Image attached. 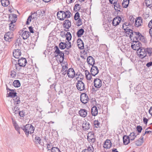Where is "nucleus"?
<instances>
[{
	"label": "nucleus",
	"mask_w": 152,
	"mask_h": 152,
	"mask_svg": "<svg viewBox=\"0 0 152 152\" xmlns=\"http://www.w3.org/2000/svg\"><path fill=\"white\" fill-rule=\"evenodd\" d=\"M20 128L23 129L27 137L29 134H31L34 133L35 128L31 124H27Z\"/></svg>",
	"instance_id": "obj_1"
},
{
	"label": "nucleus",
	"mask_w": 152,
	"mask_h": 152,
	"mask_svg": "<svg viewBox=\"0 0 152 152\" xmlns=\"http://www.w3.org/2000/svg\"><path fill=\"white\" fill-rule=\"evenodd\" d=\"M27 63V61L25 58L22 57L18 60V64H15L16 69L19 71L21 69L20 66H25Z\"/></svg>",
	"instance_id": "obj_2"
},
{
	"label": "nucleus",
	"mask_w": 152,
	"mask_h": 152,
	"mask_svg": "<svg viewBox=\"0 0 152 152\" xmlns=\"http://www.w3.org/2000/svg\"><path fill=\"white\" fill-rule=\"evenodd\" d=\"M126 25L125 23L123 25V28L125 31L126 36L129 37L130 38L133 37L134 33L133 31L129 28L128 27H126Z\"/></svg>",
	"instance_id": "obj_3"
},
{
	"label": "nucleus",
	"mask_w": 152,
	"mask_h": 152,
	"mask_svg": "<svg viewBox=\"0 0 152 152\" xmlns=\"http://www.w3.org/2000/svg\"><path fill=\"white\" fill-rule=\"evenodd\" d=\"M133 36V38L136 39V41H139V40H140L142 42H144L145 40L144 37L139 32H134Z\"/></svg>",
	"instance_id": "obj_4"
},
{
	"label": "nucleus",
	"mask_w": 152,
	"mask_h": 152,
	"mask_svg": "<svg viewBox=\"0 0 152 152\" xmlns=\"http://www.w3.org/2000/svg\"><path fill=\"white\" fill-rule=\"evenodd\" d=\"M26 28H24L20 31V35L21 36L24 40L27 39L30 36V33L28 31H25Z\"/></svg>",
	"instance_id": "obj_5"
},
{
	"label": "nucleus",
	"mask_w": 152,
	"mask_h": 152,
	"mask_svg": "<svg viewBox=\"0 0 152 152\" xmlns=\"http://www.w3.org/2000/svg\"><path fill=\"white\" fill-rule=\"evenodd\" d=\"M137 53H139L138 54V56L142 59L144 58L147 56L145 48H139L137 50Z\"/></svg>",
	"instance_id": "obj_6"
},
{
	"label": "nucleus",
	"mask_w": 152,
	"mask_h": 152,
	"mask_svg": "<svg viewBox=\"0 0 152 152\" xmlns=\"http://www.w3.org/2000/svg\"><path fill=\"white\" fill-rule=\"evenodd\" d=\"M76 87L78 90L82 91L85 90V86L84 83L81 80H78L76 83Z\"/></svg>",
	"instance_id": "obj_7"
},
{
	"label": "nucleus",
	"mask_w": 152,
	"mask_h": 152,
	"mask_svg": "<svg viewBox=\"0 0 152 152\" xmlns=\"http://www.w3.org/2000/svg\"><path fill=\"white\" fill-rule=\"evenodd\" d=\"M13 37V33L12 31L7 32L4 37L5 40L7 41L10 42L11 41V39Z\"/></svg>",
	"instance_id": "obj_8"
},
{
	"label": "nucleus",
	"mask_w": 152,
	"mask_h": 152,
	"mask_svg": "<svg viewBox=\"0 0 152 152\" xmlns=\"http://www.w3.org/2000/svg\"><path fill=\"white\" fill-rule=\"evenodd\" d=\"M94 86L96 88H100L102 86V80L99 78H95L94 81Z\"/></svg>",
	"instance_id": "obj_9"
},
{
	"label": "nucleus",
	"mask_w": 152,
	"mask_h": 152,
	"mask_svg": "<svg viewBox=\"0 0 152 152\" xmlns=\"http://www.w3.org/2000/svg\"><path fill=\"white\" fill-rule=\"evenodd\" d=\"M63 11L65 17L66 18H70L72 16V14L68 9V7H64L63 8Z\"/></svg>",
	"instance_id": "obj_10"
},
{
	"label": "nucleus",
	"mask_w": 152,
	"mask_h": 152,
	"mask_svg": "<svg viewBox=\"0 0 152 152\" xmlns=\"http://www.w3.org/2000/svg\"><path fill=\"white\" fill-rule=\"evenodd\" d=\"M67 73L68 77L70 78H73L75 76V73L73 68H69L67 71Z\"/></svg>",
	"instance_id": "obj_11"
},
{
	"label": "nucleus",
	"mask_w": 152,
	"mask_h": 152,
	"mask_svg": "<svg viewBox=\"0 0 152 152\" xmlns=\"http://www.w3.org/2000/svg\"><path fill=\"white\" fill-rule=\"evenodd\" d=\"M81 102L84 104H86L88 102V98L87 95L85 93H83L81 94L80 98Z\"/></svg>",
	"instance_id": "obj_12"
},
{
	"label": "nucleus",
	"mask_w": 152,
	"mask_h": 152,
	"mask_svg": "<svg viewBox=\"0 0 152 152\" xmlns=\"http://www.w3.org/2000/svg\"><path fill=\"white\" fill-rule=\"evenodd\" d=\"M99 72V70L96 66L92 65L91 69V75L94 76H95L97 75Z\"/></svg>",
	"instance_id": "obj_13"
},
{
	"label": "nucleus",
	"mask_w": 152,
	"mask_h": 152,
	"mask_svg": "<svg viewBox=\"0 0 152 152\" xmlns=\"http://www.w3.org/2000/svg\"><path fill=\"white\" fill-rule=\"evenodd\" d=\"M142 19L140 17L136 18L135 20V25L136 27H139L142 25Z\"/></svg>",
	"instance_id": "obj_14"
},
{
	"label": "nucleus",
	"mask_w": 152,
	"mask_h": 152,
	"mask_svg": "<svg viewBox=\"0 0 152 152\" xmlns=\"http://www.w3.org/2000/svg\"><path fill=\"white\" fill-rule=\"evenodd\" d=\"M57 16L58 18L60 20H64L66 18V17H65L64 14V13L63 10L58 12Z\"/></svg>",
	"instance_id": "obj_15"
},
{
	"label": "nucleus",
	"mask_w": 152,
	"mask_h": 152,
	"mask_svg": "<svg viewBox=\"0 0 152 152\" xmlns=\"http://www.w3.org/2000/svg\"><path fill=\"white\" fill-rule=\"evenodd\" d=\"M88 140L89 142H94L96 141V139L94 137V134L92 132H89L87 136Z\"/></svg>",
	"instance_id": "obj_16"
},
{
	"label": "nucleus",
	"mask_w": 152,
	"mask_h": 152,
	"mask_svg": "<svg viewBox=\"0 0 152 152\" xmlns=\"http://www.w3.org/2000/svg\"><path fill=\"white\" fill-rule=\"evenodd\" d=\"M113 4L114 5V8L116 11L119 12H121L120 10L121 9L122 7L119 2L115 0V1H114Z\"/></svg>",
	"instance_id": "obj_17"
},
{
	"label": "nucleus",
	"mask_w": 152,
	"mask_h": 152,
	"mask_svg": "<svg viewBox=\"0 0 152 152\" xmlns=\"http://www.w3.org/2000/svg\"><path fill=\"white\" fill-rule=\"evenodd\" d=\"M121 20V18L118 16H117L114 18L112 21L113 26H116L119 25Z\"/></svg>",
	"instance_id": "obj_18"
},
{
	"label": "nucleus",
	"mask_w": 152,
	"mask_h": 152,
	"mask_svg": "<svg viewBox=\"0 0 152 152\" xmlns=\"http://www.w3.org/2000/svg\"><path fill=\"white\" fill-rule=\"evenodd\" d=\"M91 126L90 123L86 121L83 122L82 124V128L84 130H87L90 129Z\"/></svg>",
	"instance_id": "obj_19"
},
{
	"label": "nucleus",
	"mask_w": 152,
	"mask_h": 152,
	"mask_svg": "<svg viewBox=\"0 0 152 152\" xmlns=\"http://www.w3.org/2000/svg\"><path fill=\"white\" fill-rule=\"evenodd\" d=\"M87 62L88 64L92 66L94 65L95 63L94 58L91 56H89L87 57Z\"/></svg>",
	"instance_id": "obj_20"
},
{
	"label": "nucleus",
	"mask_w": 152,
	"mask_h": 152,
	"mask_svg": "<svg viewBox=\"0 0 152 152\" xmlns=\"http://www.w3.org/2000/svg\"><path fill=\"white\" fill-rule=\"evenodd\" d=\"M21 51L20 49H15L13 53L14 57L15 58H18L21 55Z\"/></svg>",
	"instance_id": "obj_21"
},
{
	"label": "nucleus",
	"mask_w": 152,
	"mask_h": 152,
	"mask_svg": "<svg viewBox=\"0 0 152 152\" xmlns=\"http://www.w3.org/2000/svg\"><path fill=\"white\" fill-rule=\"evenodd\" d=\"M143 137H140V138L136 140L135 142V144L137 146H140L143 143Z\"/></svg>",
	"instance_id": "obj_22"
},
{
	"label": "nucleus",
	"mask_w": 152,
	"mask_h": 152,
	"mask_svg": "<svg viewBox=\"0 0 152 152\" xmlns=\"http://www.w3.org/2000/svg\"><path fill=\"white\" fill-rule=\"evenodd\" d=\"M78 113L81 116L85 118L87 115V110L85 109H81L79 111Z\"/></svg>",
	"instance_id": "obj_23"
},
{
	"label": "nucleus",
	"mask_w": 152,
	"mask_h": 152,
	"mask_svg": "<svg viewBox=\"0 0 152 152\" xmlns=\"http://www.w3.org/2000/svg\"><path fill=\"white\" fill-rule=\"evenodd\" d=\"M123 144L124 145H127L130 142V139L128 136L124 135L123 138Z\"/></svg>",
	"instance_id": "obj_24"
},
{
	"label": "nucleus",
	"mask_w": 152,
	"mask_h": 152,
	"mask_svg": "<svg viewBox=\"0 0 152 152\" xmlns=\"http://www.w3.org/2000/svg\"><path fill=\"white\" fill-rule=\"evenodd\" d=\"M63 27L67 29H69L71 26V22L68 20H65L63 24Z\"/></svg>",
	"instance_id": "obj_25"
},
{
	"label": "nucleus",
	"mask_w": 152,
	"mask_h": 152,
	"mask_svg": "<svg viewBox=\"0 0 152 152\" xmlns=\"http://www.w3.org/2000/svg\"><path fill=\"white\" fill-rule=\"evenodd\" d=\"M77 43L78 48L80 49H83L84 45L83 41L80 39H78L77 40Z\"/></svg>",
	"instance_id": "obj_26"
},
{
	"label": "nucleus",
	"mask_w": 152,
	"mask_h": 152,
	"mask_svg": "<svg viewBox=\"0 0 152 152\" xmlns=\"http://www.w3.org/2000/svg\"><path fill=\"white\" fill-rule=\"evenodd\" d=\"M111 146V142L110 140H106L104 143L103 146L104 147L106 148H109Z\"/></svg>",
	"instance_id": "obj_27"
},
{
	"label": "nucleus",
	"mask_w": 152,
	"mask_h": 152,
	"mask_svg": "<svg viewBox=\"0 0 152 152\" xmlns=\"http://www.w3.org/2000/svg\"><path fill=\"white\" fill-rule=\"evenodd\" d=\"M98 113L97 107L95 106H94L91 109L92 115L94 116H96L97 115Z\"/></svg>",
	"instance_id": "obj_28"
},
{
	"label": "nucleus",
	"mask_w": 152,
	"mask_h": 152,
	"mask_svg": "<svg viewBox=\"0 0 152 152\" xmlns=\"http://www.w3.org/2000/svg\"><path fill=\"white\" fill-rule=\"evenodd\" d=\"M138 134H139L138 133L136 135L135 134L134 132H132L128 136L130 140L133 141L135 139L137 135Z\"/></svg>",
	"instance_id": "obj_29"
},
{
	"label": "nucleus",
	"mask_w": 152,
	"mask_h": 152,
	"mask_svg": "<svg viewBox=\"0 0 152 152\" xmlns=\"http://www.w3.org/2000/svg\"><path fill=\"white\" fill-rule=\"evenodd\" d=\"M12 124L13 126H14L16 130L18 132L19 134H20V132L19 130L20 127H19L16 121H14L12 119Z\"/></svg>",
	"instance_id": "obj_30"
},
{
	"label": "nucleus",
	"mask_w": 152,
	"mask_h": 152,
	"mask_svg": "<svg viewBox=\"0 0 152 152\" xmlns=\"http://www.w3.org/2000/svg\"><path fill=\"white\" fill-rule=\"evenodd\" d=\"M135 44H134V45H131L132 48L134 50H135L136 48H134V47L135 48L136 47H140V46L141 45V44L138 41H135Z\"/></svg>",
	"instance_id": "obj_31"
},
{
	"label": "nucleus",
	"mask_w": 152,
	"mask_h": 152,
	"mask_svg": "<svg viewBox=\"0 0 152 152\" xmlns=\"http://www.w3.org/2000/svg\"><path fill=\"white\" fill-rule=\"evenodd\" d=\"M85 73L86 79L88 80H90L92 78L91 74L87 70L85 71Z\"/></svg>",
	"instance_id": "obj_32"
},
{
	"label": "nucleus",
	"mask_w": 152,
	"mask_h": 152,
	"mask_svg": "<svg viewBox=\"0 0 152 152\" xmlns=\"http://www.w3.org/2000/svg\"><path fill=\"white\" fill-rule=\"evenodd\" d=\"M15 25L12 22H11L9 24V29L11 31H13L15 29Z\"/></svg>",
	"instance_id": "obj_33"
},
{
	"label": "nucleus",
	"mask_w": 152,
	"mask_h": 152,
	"mask_svg": "<svg viewBox=\"0 0 152 152\" xmlns=\"http://www.w3.org/2000/svg\"><path fill=\"white\" fill-rule=\"evenodd\" d=\"M146 53L147 55L150 56L152 55V48H145Z\"/></svg>",
	"instance_id": "obj_34"
},
{
	"label": "nucleus",
	"mask_w": 152,
	"mask_h": 152,
	"mask_svg": "<svg viewBox=\"0 0 152 152\" xmlns=\"http://www.w3.org/2000/svg\"><path fill=\"white\" fill-rule=\"evenodd\" d=\"M35 135L34 134L32 135V137H34V136ZM35 137L34 139V140L35 141L38 143L39 144H40L41 143V139L40 137L38 136H37V135H35Z\"/></svg>",
	"instance_id": "obj_35"
},
{
	"label": "nucleus",
	"mask_w": 152,
	"mask_h": 152,
	"mask_svg": "<svg viewBox=\"0 0 152 152\" xmlns=\"http://www.w3.org/2000/svg\"><path fill=\"white\" fill-rule=\"evenodd\" d=\"M1 2L3 6L6 7L10 4L9 1L8 0H1Z\"/></svg>",
	"instance_id": "obj_36"
},
{
	"label": "nucleus",
	"mask_w": 152,
	"mask_h": 152,
	"mask_svg": "<svg viewBox=\"0 0 152 152\" xmlns=\"http://www.w3.org/2000/svg\"><path fill=\"white\" fill-rule=\"evenodd\" d=\"M13 85L15 87H18L20 86V83L19 80H15L14 81Z\"/></svg>",
	"instance_id": "obj_37"
},
{
	"label": "nucleus",
	"mask_w": 152,
	"mask_h": 152,
	"mask_svg": "<svg viewBox=\"0 0 152 152\" xmlns=\"http://www.w3.org/2000/svg\"><path fill=\"white\" fill-rule=\"evenodd\" d=\"M145 2L148 7L150 8L152 7V0H145Z\"/></svg>",
	"instance_id": "obj_38"
},
{
	"label": "nucleus",
	"mask_w": 152,
	"mask_h": 152,
	"mask_svg": "<svg viewBox=\"0 0 152 152\" xmlns=\"http://www.w3.org/2000/svg\"><path fill=\"white\" fill-rule=\"evenodd\" d=\"M84 31L83 29L81 28L77 32V37H80L83 35L84 33Z\"/></svg>",
	"instance_id": "obj_39"
},
{
	"label": "nucleus",
	"mask_w": 152,
	"mask_h": 152,
	"mask_svg": "<svg viewBox=\"0 0 152 152\" xmlns=\"http://www.w3.org/2000/svg\"><path fill=\"white\" fill-rule=\"evenodd\" d=\"M129 3V0H124L122 3V6L124 8H127Z\"/></svg>",
	"instance_id": "obj_40"
},
{
	"label": "nucleus",
	"mask_w": 152,
	"mask_h": 152,
	"mask_svg": "<svg viewBox=\"0 0 152 152\" xmlns=\"http://www.w3.org/2000/svg\"><path fill=\"white\" fill-rule=\"evenodd\" d=\"M8 96L12 98L16 97L17 96V93L16 92H10Z\"/></svg>",
	"instance_id": "obj_41"
},
{
	"label": "nucleus",
	"mask_w": 152,
	"mask_h": 152,
	"mask_svg": "<svg viewBox=\"0 0 152 152\" xmlns=\"http://www.w3.org/2000/svg\"><path fill=\"white\" fill-rule=\"evenodd\" d=\"M66 37V39L67 41H70L72 38V35L69 32H67L65 35Z\"/></svg>",
	"instance_id": "obj_42"
},
{
	"label": "nucleus",
	"mask_w": 152,
	"mask_h": 152,
	"mask_svg": "<svg viewBox=\"0 0 152 152\" xmlns=\"http://www.w3.org/2000/svg\"><path fill=\"white\" fill-rule=\"evenodd\" d=\"M93 124L95 127L97 128H99L100 124L98 121L95 120L94 121Z\"/></svg>",
	"instance_id": "obj_43"
},
{
	"label": "nucleus",
	"mask_w": 152,
	"mask_h": 152,
	"mask_svg": "<svg viewBox=\"0 0 152 152\" xmlns=\"http://www.w3.org/2000/svg\"><path fill=\"white\" fill-rule=\"evenodd\" d=\"M36 13L37 14L38 16L39 15L40 16L41 15L42 16H43L45 15V12L44 11H42L41 10H37Z\"/></svg>",
	"instance_id": "obj_44"
},
{
	"label": "nucleus",
	"mask_w": 152,
	"mask_h": 152,
	"mask_svg": "<svg viewBox=\"0 0 152 152\" xmlns=\"http://www.w3.org/2000/svg\"><path fill=\"white\" fill-rule=\"evenodd\" d=\"M11 15L13 18V19L12 21H11V22H12L13 23H14L17 20V15L15 14H12Z\"/></svg>",
	"instance_id": "obj_45"
},
{
	"label": "nucleus",
	"mask_w": 152,
	"mask_h": 152,
	"mask_svg": "<svg viewBox=\"0 0 152 152\" xmlns=\"http://www.w3.org/2000/svg\"><path fill=\"white\" fill-rule=\"evenodd\" d=\"M51 152H61L59 149L56 147H53L51 149Z\"/></svg>",
	"instance_id": "obj_46"
},
{
	"label": "nucleus",
	"mask_w": 152,
	"mask_h": 152,
	"mask_svg": "<svg viewBox=\"0 0 152 152\" xmlns=\"http://www.w3.org/2000/svg\"><path fill=\"white\" fill-rule=\"evenodd\" d=\"M93 147L92 146L91 147L89 146L87 149L84 150L86 152H93Z\"/></svg>",
	"instance_id": "obj_47"
},
{
	"label": "nucleus",
	"mask_w": 152,
	"mask_h": 152,
	"mask_svg": "<svg viewBox=\"0 0 152 152\" xmlns=\"http://www.w3.org/2000/svg\"><path fill=\"white\" fill-rule=\"evenodd\" d=\"M31 15L30 16H31L32 17V19H37V16H38L36 12H31Z\"/></svg>",
	"instance_id": "obj_48"
},
{
	"label": "nucleus",
	"mask_w": 152,
	"mask_h": 152,
	"mask_svg": "<svg viewBox=\"0 0 152 152\" xmlns=\"http://www.w3.org/2000/svg\"><path fill=\"white\" fill-rule=\"evenodd\" d=\"M58 55L60 56V57L62 58V60H63L64 57V53L61 51L60 53L58 54L57 55H56L55 56L57 57L58 56Z\"/></svg>",
	"instance_id": "obj_49"
},
{
	"label": "nucleus",
	"mask_w": 152,
	"mask_h": 152,
	"mask_svg": "<svg viewBox=\"0 0 152 152\" xmlns=\"http://www.w3.org/2000/svg\"><path fill=\"white\" fill-rule=\"evenodd\" d=\"M78 20L76 22V25L77 26H79L82 24L83 22L80 18H79Z\"/></svg>",
	"instance_id": "obj_50"
},
{
	"label": "nucleus",
	"mask_w": 152,
	"mask_h": 152,
	"mask_svg": "<svg viewBox=\"0 0 152 152\" xmlns=\"http://www.w3.org/2000/svg\"><path fill=\"white\" fill-rule=\"evenodd\" d=\"M80 18V14L78 12L76 13L74 15V19L75 20H77Z\"/></svg>",
	"instance_id": "obj_51"
},
{
	"label": "nucleus",
	"mask_w": 152,
	"mask_h": 152,
	"mask_svg": "<svg viewBox=\"0 0 152 152\" xmlns=\"http://www.w3.org/2000/svg\"><path fill=\"white\" fill-rule=\"evenodd\" d=\"M25 112L23 110L19 111V115L21 117H23L25 115Z\"/></svg>",
	"instance_id": "obj_52"
},
{
	"label": "nucleus",
	"mask_w": 152,
	"mask_h": 152,
	"mask_svg": "<svg viewBox=\"0 0 152 152\" xmlns=\"http://www.w3.org/2000/svg\"><path fill=\"white\" fill-rule=\"evenodd\" d=\"M54 49H55V53L57 54H59L60 53V50L58 47L56 46L54 47Z\"/></svg>",
	"instance_id": "obj_53"
},
{
	"label": "nucleus",
	"mask_w": 152,
	"mask_h": 152,
	"mask_svg": "<svg viewBox=\"0 0 152 152\" xmlns=\"http://www.w3.org/2000/svg\"><path fill=\"white\" fill-rule=\"evenodd\" d=\"M64 42H61L59 43V47L60 49L63 50L64 49Z\"/></svg>",
	"instance_id": "obj_54"
},
{
	"label": "nucleus",
	"mask_w": 152,
	"mask_h": 152,
	"mask_svg": "<svg viewBox=\"0 0 152 152\" xmlns=\"http://www.w3.org/2000/svg\"><path fill=\"white\" fill-rule=\"evenodd\" d=\"M136 129L138 133H140L141 132L142 130V126H137L136 127Z\"/></svg>",
	"instance_id": "obj_55"
},
{
	"label": "nucleus",
	"mask_w": 152,
	"mask_h": 152,
	"mask_svg": "<svg viewBox=\"0 0 152 152\" xmlns=\"http://www.w3.org/2000/svg\"><path fill=\"white\" fill-rule=\"evenodd\" d=\"M32 19V17L31 16H29L26 22V24L27 25H28L29 23L31 21V19Z\"/></svg>",
	"instance_id": "obj_56"
},
{
	"label": "nucleus",
	"mask_w": 152,
	"mask_h": 152,
	"mask_svg": "<svg viewBox=\"0 0 152 152\" xmlns=\"http://www.w3.org/2000/svg\"><path fill=\"white\" fill-rule=\"evenodd\" d=\"M67 69V64H66L65 66H62L61 71L62 72V71H64L65 70V71Z\"/></svg>",
	"instance_id": "obj_57"
},
{
	"label": "nucleus",
	"mask_w": 152,
	"mask_h": 152,
	"mask_svg": "<svg viewBox=\"0 0 152 152\" xmlns=\"http://www.w3.org/2000/svg\"><path fill=\"white\" fill-rule=\"evenodd\" d=\"M10 75L12 77H15L16 75V73L14 71H11Z\"/></svg>",
	"instance_id": "obj_58"
},
{
	"label": "nucleus",
	"mask_w": 152,
	"mask_h": 152,
	"mask_svg": "<svg viewBox=\"0 0 152 152\" xmlns=\"http://www.w3.org/2000/svg\"><path fill=\"white\" fill-rule=\"evenodd\" d=\"M141 86V85L140 84L138 85L137 86L135 87V89L137 90V91H140L141 90V88L140 87Z\"/></svg>",
	"instance_id": "obj_59"
},
{
	"label": "nucleus",
	"mask_w": 152,
	"mask_h": 152,
	"mask_svg": "<svg viewBox=\"0 0 152 152\" xmlns=\"http://www.w3.org/2000/svg\"><path fill=\"white\" fill-rule=\"evenodd\" d=\"M16 98L15 99V102H17V104H18L20 103V98L16 96Z\"/></svg>",
	"instance_id": "obj_60"
},
{
	"label": "nucleus",
	"mask_w": 152,
	"mask_h": 152,
	"mask_svg": "<svg viewBox=\"0 0 152 152\" xmlns=\"http://www.w3.org/2000/svg\"><path fill=\"white\" fill-rule=\"evenodd\" d=\"M67 45L68 46V47L67 48V49H69V48H71L72 44L71 42L69 41H67Z\"/></svg>",
	"instance_id": "obj_61"
},
{
	"label": "nucleus",
	"mask_w": 152,
	"mask_h": 152,
	"mask_svg": "<svg viewBox=\"0 0 152 152\" xmlns=\"http://www.w3.org/2000/svg\"><path fill=\"white\" fill-rule=\"evenodd\" d=\"M80 6L79 4H76L74 7V9H77V10H80V7H79L78 8L77 7Z\"/></svg>",
	"instance_id": "obj_62"
},
{
	"label": "nucleus",
	"mask_w": 152,
	"mask_h": 152,
	"mask_svg": "<svg viewBox=\"0 0 152 152\" xmlns=\"http://www.w3.org/2000/svg\"><path fill=\"white\" fill-rule=\"evenodd\" d=\"M152 65V61L149 62L148 63L146 64V66L148 67H150Z\"/></svg>",
	"instance_id": "obj_63"
},
{
	"label": "nucleus",
	"mask_w": 152,
	"mask_h": 152,
	"mask_svg": "<svg viewBox=\"0 0 152 152\" xmlns=\"http://www.w3.org/2000/svg\"><path fill=\"white\" fill-rule=\"evenodd\" d=\"M148 26L149 28H152V19L149 22Z\"/></svg>",
	"instance_id": "obj_64"
}]
</instances>
